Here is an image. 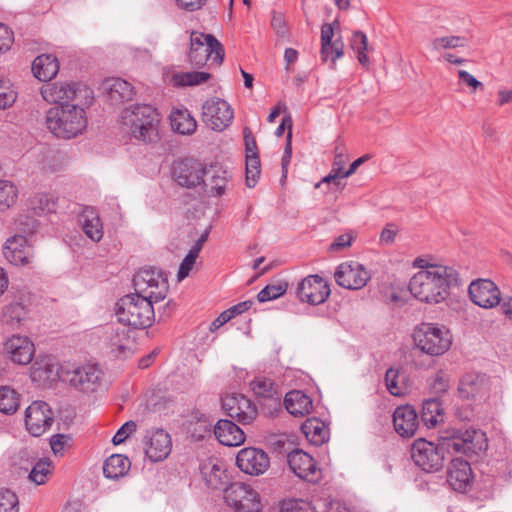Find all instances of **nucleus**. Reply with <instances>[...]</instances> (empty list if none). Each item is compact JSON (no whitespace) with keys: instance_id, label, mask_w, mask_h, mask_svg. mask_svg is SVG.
<instances>
[{"instance_id":"nucleus-14","label":"nucleus","mask_w":512,"mask_h":512,"mask_svg":"<svg viewBox=\"0 0 512 512\" xmlns=\"http://www.w3.org/2000/svg\"><path fill=\"white\" fill-rule=\"evenodd\" d=\"M287 462L291 471L302 480L317 483L322 478V471L314 458L303 450L291 451L287 455Z\"/></svg>"},{"instance_id":"nucleus-23","label":"nucleus","mask_w":512,"mask_h":512,"mask_svg":"<svg viewBox=\"0 0 512 512\" xmlns=\"http://www.w3.org/2000/svg\"><path fill=\"white\" fill-rule=\"evenodd\" d=\"M145 454L152 462L166 459L171 452L172 441L170 435L163 429H156L146 437Z\"/></svg>"},{"instance_id":"nucleus-59","label":"nucleus","mask_w":512,"mask_h":512,"mask_svg":"<svg viewBox=\"0 0 512 512\" xmlns=\"http://www.w3.org/2000/svg\"><path fill=\"white\" fill-rule=\"evenodd\" d=\"M94 221H100L96 209L92 206H80L77 212V224H93Z\"/></svg>"},{"instance_id":"nucleus-17","label":"nucleus","mask_w":512,"mask_h":512,"mask_svg":"<svg viewBox=\"0 0 512 512\" xmlns=\"http://www.w3.org/2000/svg\"><path fill=\"white\" fill-rule=\"evenodd\" d=\"M296 292L300 301L319 305L330 295V288L319 275H309L298 284Z\"/></svg>"},{"instance_id":"nucleus-12","label":"nucleus","mask_w":512,"mask_h":512,"mask_svg":"<svg viewBox=\"0 0 512 512\" xmlns=\"http://www.w3.org/2000/svg\"><path fill=\"white\" fill-rule=\"evenodd\" d=\"M232 119L233 110L223 99L214 97L205 101L202 106V120L213 130H223Z\"/></svg>"},{"instance_id":"nucleus-39","label":"nucleus","mask_w":512,"mask_h":512,"mask_svg":"<svg viewBox=\"0 0 512 512\" xmlns=\"http://www.w3.org/2000/svg\"><path fill=\"white\" fill-rule=\"evenodd\" d=\"M56 202L53 196L37 193L28 201V210L34 216H44L55 212Z\"/></svg>"},{"instance_id":"nucleus-16","label":"nucleus","mask_w":512,"mask_h":512,"mask_svg":"<svg viewBox=\"0 0 512 512\" xmlns=\"http://www.w3.org/2000/svg\"><path fill=\"white\" fill-rule=\"evenodd\" d=\"M222 408L231 419L246 425L257 416L255 405L244 395L231 394L222 398Z\"/></svg>"},{"instance_id":"nucleus-27","label":"nucleus","mask_w":512,"mask_h":512,"mask_svg":"<svg viewBox=\"0 0 512 512\" xmlns=\"http://www.w3.org/2000/svg\"><path fill=\"white\" fill-rule=\"evenodd\" d=\"M395 431L402 437H412L417 431L419 421L416 410L410 405L399 406L393 413Z\"/></svg>"},{"instance_id":"nucleus-50","label":"nucleus","mask_w":512,"mask_h":512,"mask_svg":"<svg viewBox=\"0 0 512 512\" xmlns=\"http://www.w3.org/2000/svg\"><path fill=\"white\" fill-rule=\"evenodd\" d=\"M467 44V40L465 37L461 36H446L435 38L432 40L431 45L434 50L443 49H454L458 47H465Z\"/></svg>"},{"instance_id":"nucleus-56","label":"nucleus","mask_w":512,"mask_h":512,"mask_svg":"<svg viewBox=\"0 0 512 512\" xmlns=\"http://www.w3.org/2000/svg\"><path fill=\"white\" fill-rule=\"evenodd\" d=\"M16 100V94L11 88L9 80L0 79V109L11 106Z\"/></svg>"},{"instance_id":"nucleus-54","label":"nucleus","mask_w":512,"mask_h":512,"mask_svg":"<svg viewBox=\"0 0 512 512\" xmlns=\"http://www.w3.org/2000/svg\"><path fill=\"white\" fill-rule=\"evenodd\" d=\"M18 498L8 489L0 490V512H19Z\"/></svg>"},{"instance_id":"nucleus-29","label":"nucleus","mask_w":512,"mask_h":512,"mask_svg":"<svg viewBox=\"0 0 512 512\" xmlns=\"http://www.w3.org/2000/svg\"><path fill=\"white\" fill-rule=\"evenodd\" d=\"M214 434L218 441L225 446H239L245 441L243 430L227 419H221L216 423Z\"/></svg>"},{"instance_id":"nucleus-57","label":"nucleus","mask_w":512,"mask_h":512,"mask_svg":"<svg viewBox=\"0 0 512 512\" xmlns=\"http://www.w3.org/2000/svg\"><path fill=\"white\" fill-rule=\"evenodd\" d=\"M357 234L350 230L344 234L337 236L329 246V251L338 252L344 250L352 245L356 239Z\"/></svg>"},{"instance_id":"nucleus-33","label":"nucleus","mask_w":512,"mask_h":512,"mask_svg":"<svg viewBox=\"0 0 512 512\" xmlns=\"http://www.w3.org/2000/svg\"><path fill=\"white\" fill-rule=\"evenodd\" d=\"M284 405L293 416L303 417L312 409L311 398L300 390H292L285 395Z\"/></svg>"},{"instance_id":"nucleus-22","label":"nucleus","mask_w":512,"mask_h":512,"mask_svg":"<svg viewBox=\"0 0 512 512\" xmlns=\"http://www.w3.org/2000/svg\"><path fill=\"white\" fill-rule=\"evenodd\" d=\"M210 232L211 226H208L201 232H199L196 228H193L188 233V238L191 241H194V244L180 263L177 273L178 281H182L189 276L196 263V259L198 258L200 251L202 250L205 242L208 240Z\"/></svg>"},{"instance_id":"nucleus-49","label":"nucleus","mask_w":512,"mask_h":512,"mask_svg":"<svg viewBox=\"0 0 512 512\" xmlns=\"http://www.w3.org/2000/svg\"><path fill=\"white\" fill-rule=\"evenodd\" d=\"M344 54V44L340 38L335 39L333 43H329L327 50L323 52V44H321V60L327 62L331 60V67L334 68L336 59Z\"/></svg>"},{"instance_id":"nucleus-51","label":"nucleus","mask_w":512,"mask_h":512,"mask_svg":"<svg viewBox=\"0 0 512 512\" xmlns=\"http://www.w3.org/2000/svg\"><path fill=\"white\" fill-rule=\"evenodd\" d=\"M26 234H15L13 237L7 239L3 250H19V249H31L32 242L31 236L34 233L33 230L25 232Z\"/></svg>"},{"instance_id":"nucleus-63","label":"nucleus","mask_w":512,"mask_h":512,"mask_svg":"<svg viewBox=\"0 0 512 512\" xmlns=\"http://www.w3.org/2000/svg\"><path fill=\"white\" fill-rule=\"evenodd\" d=\"M13 32L3 23H0V54L11 48L13 43Z\"/></svg>"},{"instance_id":"nucleus-55","label":"nucleus","mask_w":512,"mask_h":512,"mask_svg":"<svg viewBox=\"0 0 512 512\" xmlns=\"http://www.w3.org/2000/svg\"><path fill=\"white\" fill-rule=\"evenodd\" d=\"M280 512H313V508L308 501L288 499L281 503Z\"/></svg>"},{"instance_id":"nucleus-40","label":"nucleus","mask_w":512,"mask_h":512,"mask_svg":"<svg viewBox=\"0 0 512 512\" xmlns=\"http://www.w3.org/2000/svg\"><path fill=\"white\" fill-rule=\"evenodd\" d=\"M108 94L112 101L123 102L131 100L134 94L132 85L121 78H114L106 82Z\"/></svg>"},{"instance_id":"nucleus-60","label":"nucleus","mask_w":512,"mask_h":512,"mask_svg":"<svg viewBox=\"0 0 512 512\" xmlns=\"http://www.w3.org/2000/svg\"><path fill=\"white\" fill-rule=\"evenodd\" d=\"M271 26L279 37L285 38L289 35V28L283 14L274 11Z\"/></svg>"},{"instance_id":"nucleus-36","label":"nucleus","mask_w":512,"mask_h":512,"mask_svg":"<svg viewBox=\"0 0 512 512\" xmlns=\"http://www.w3.org/2000/svg\"><path fill=\"white\" fill-rule=\"evenodd\" d=\"M130 465L131 463L126 456L113 454L104 462V476L109 479H118L123 477L129 471Z\"/></svg>"},{"instance_id":"nucleus-37","label":"nucleus","mask_w":512,"mask_h":512,"mask_svg":"<svg viewBox=\"0 0 512 512\" xmlns=\"http://www.w3.org/2000/svg\"><path fill=\"white\" fill-rule=\"evenodd\" d=\"M170 122L172 129L182 135L192 134L197 127L196 120L188 110H173L170 115Z\"/></svg>"},{"instance_id":"nucleus-31","label":"nucleus","mask_w":512,"mask_h":512,"mask_svg":"<svg viewBox=\"0 0 512 512\" xmlns=\"http://www.w3.org/2000/svg\"><path fill=\"white\" fill-rule=\"evenodd\" d=\"M59 62L53 54H41L32 63L33 75L40 81L47 82L59 72Z\"/></svg>"},{"instance_id":"nucleus-3","label":"nucleus","mask_w":512,"mask_h":512,"mask_svg":"<svg viewBox=\"0 0 512 512\" xmlns=\"http://www.w3.org/2000/svg\"><path fill=\"white\" fill-rule=\"evenodd\" d=\"M121 123L130 135L144 144L157 143L160 140V114L148 104H135L121 112Z\"/></svg>"},{"instance_id":"nucleus-44","label":"nucleus","mask_w":512,"mask_h":512,"mask_svg":"<svg viewBox=\"0 0 512 512\" xmlns=\"http://www.w3.org/2000/svg\"><path fill=\"white\" fill-rule=\"evenodd\" d=\"M52 470V461L49 459H41L33 466L29 474V479L37 485H42L52 474Z\"/></svg>"},{"instance_id":"nucleus-32","label":"nucleus","mask_w":512,"mask_h":512,"mask_svg":"<svg viewBox=\"0 0 512 512\" xmlns=\"http://www.w3.org/2000/svg\"><path fill=\"white\" fill-rule=\"evenodd\" d=\"M59 377V367L55 359L45 356L37 359L31 367V378L36 382L54 381Z\"/></svg>"},{"instance_id":"nucleus-47","label":"nucleus","mask_w":512,"mask_h":512,"mask_svg":"<svg viewBox=\"0 0 512 512\" xmlns=\"http://www.w3.org/2000/svg\"><path fill=\"white\" fill-rule=\"evenodd\" d=\"M261 173V165L259 156L247 154L246 157V185L252 188L256 185Z\"/></svg>"},{"instance_id":"nucleus-2","label":"nucleus","mask_w":512,"mask_h":512,"mask_svg":"<svg viewBox=\"0 0 512 512\" xmlns=\"http://www.w3.org/2000/svg\"><path fill=\"white\" fill-rule=\"evenodd\" d=\"M421 267L409 282L411 294L421 302L440 303L448 297L450 288L458 285V273L453 267L438 264Z\"/></svg>"},{"instance_id":"nucleus-7","label":"nucleus","mask_w":512,"mask_h":512,"mask_svg":"<svg viewBox=\"0 0 512 512\" xmlns=\"http://www.w3.org/2000/svg\"><path fill=\"white\" fill-rule=\"evenodd\" d=\"M415 346L430 356H440L449 350L452 337L449 330L431 323H421L413 332Z\"/></svg>"},{"instance_id":"nucleus-48","label":"nucleus","mask_w":512,"mask_h":512,"mask_svg":"<svg viewBox=\"0 0 512 512\" xmlns=\"http://www.w3.org/2000/svg\"><path fill=\"white\" fill-rule=\"evenodd\" d=\"M399 370L389 368L385 373V384L390 394L394 396H403L406 394V387L399 380Z\"/></svg>"},{"instance_id":"nucleus-6","label":"nucleus","mask_w":512,"mask_h":512,"mask_svg":"<svg viewBox=\"0 0 512 512\" xmlns=\"http://www.w3.org/2000/svg\"><path fill=\"white\" fill-rule=\"evenodd\" d=\"M41 95L48 103L56 106L66 104H92L93 91L79 83L55 82L41 87Z\"/></svg>"},{"instance_id":"nucleus-52","label":"nucleus","mask_w":512,"mask_h":512,"mask_svg":"<svg viewBox=\"0 0 512 512\" xmlns=\"http://www.w3.org/2000/svg\"><path fill=\"white\" fill-rule=\"evenodd\" d=\"M287 290L286 283L269 284L264 287L257 295L259 302H267L282 296Z\"/></svg>"},{"instance_id":"nucleus-24","label":"nucleus","mask_w":512,"mask_h":512,"mask_svg":"<svg viewBox=\"0 0 512 512\" xmlns=\"http://www.w3.org/2000/svg\"><path fill=\"white\" fill-rule=\"evenodd\" d=\"M201 184L213 196H222L231 184V174L220 165H211L205 168Z\"/></svg>"},{"instance_id":"nucleus-64","label":"nucleus","mask_w":512,"mask_h":512,"mask_svg":"<svg viewBox=\"0 0 512 512\" xmlns=\"http://www.w3.org/2000/svg\"><path fill=\"white\" fill-rule=\"evenodd\" d=\"M339 26L338 20L333 23H325L321 27V44H323V52L327 50L328 44L333 43L334 27Z\"/></svg>"},{"instance_id":"nucleus-10","label":"nucleus","mask_w":512,"mask_h":512,"mask_svg":"<svg viewBox=\"0 0 512 512\" xmlns=\"http://www.w3.org/2000/svg\"><path fill=\"white\" fill-rule=\"evenodd\" d=\"M224 500L237 512H260L262 509L259 493L242 482L230 483L224 489Z\"/></svg>"},{"instance_id":"nucleus-30","label":"nucleus","mask_w":512,"mask_h":512,"mask_svg":"<svg viewBox=\"0 0 512 512\" xmlns=\"http://www.w3.org/2000/svg\"><path fill=\"white\" fill-rule=\"evenodd\" d=\"M487 383L484 375L478 373L465 374L459 383L458 393L464 400L474 399L485 395Z\"/></svg>"},{"instance_id":"nucleus-45","label":"nucleus","mask_w":512,"mask_h":512,"mask_svg":"<svg viewBox=\"0 0 512 512\" xmlns=\"http://www.w3.org/2000/svg\"><path fill=\"white\" fill-rule=\"evenodd\" d=\"M18 195L16 186L6 180H0V212L15 204Z\"/></svg>"},{"instance_id":"nucleus-41","label":"nucleus","mask_w":512,"mask_h":512,"mask_svg":"<svg viewBox=\"0 0 512 512\" xmlns=\"http://www.w3.org/2000/svg\"><path fill=\"white\" fill-rule=\"evenodd\" d=\"M250 386L254 394L259 398L280 400L281 394L278 392L277 385L270 378L256 377L250 383Z\"/></svg>"},{"instance_id":"nucleus-5","label":"nucleus","mask_w":512,"mask_h":512,"mask_svg":"<svg viewBox=\"0 0 512 512\" xmlns=\"http://www.w3.org/2000/svg\"><path fill=\"white\" fill-rule=\"evenodd\" d=\"M153 303L154 300L136 292L123 296L116 304L119 322L129 328H149L155 320Z\"/></svg>"},{"instance_id":"nucleus-26","label":"nucleus","mask_w":512,"mask_h":512,"mask_svg":"<svg viewBox=\"0 0 512 512\" xmlns=\"http://www.w3.org/2000/svg\"><path fill=\"white\" fill-rule=\"evenodd\" d=\"M5 349L10 354L11 360L20 365L29 364L35 354L33 342L20 335H13L7 339Z\"/></svg>"},{"instance_id":"nucleus-61","label":"nucleus","mask_w":512,"mask_h":512,"mask_svg":"<svg viewBox=\"0 0 512 512\" xmlns=\"http://www.w3.org/2000/svg\"><path fill=\"white\" fill-rule=\"evenodd\" d=\"M136 423L134 421H127L124 423L121 428L114 435L112 442L114 445H119L123 443L128 436L136 430Z\"/></svg>"},{"instance_id":"nucleus-4","label":"nucleus","mask_w":512,"mask_h":512,"mask_svg":"<svg viewBox=\"0 0 512 512\" xmlns=\"http://www.w3.org/2000/svg\"><path fill=\"white\" fill-rule=\"evenodd\" d=\"M91 104H66L50 108L45 117L49 131L57 138L72 139L87 127L85 107Z\"/></svg>"},{"instance_id":"nucleus-35","label":"nucleus","mask_w":512,"mask_h":512,"mask_svg":"<svg viewBox=\"0 0 512 512\" xmlns=\"http://www.w3.org/2000/svg\"><path fill=\"white\" fill-rule=\"evenodd\" d=\"M27 315L26 307L20 302L6 304L1 310V322L11 329L19 328Z\"/></svg>"},{"instance_id":"nucleus-9","label":"nucleus","mask_w":512,"mask_h":512,"mask_svg":"<svg viewBox=\"0 0 512 512\" xmlns=\"http://www.w3.org/2000/svg\"><path fill=\"white\" fill-rule=\"evenodd\" d=\"M132 281L136 293L143 294L155 303L164 300L169 291L167 276L158 268L140 269Z\"/></svg>"},{"instance_id":"nucleus-1","label":"nucleus","mask_w":512,"mask_h":512,"mask_svg":"<svg viewBox=\"0 0 512 512\" xmlns=\"http://www.w3.org/2000/svg\"><path fill=\"white\" fill-rule=\"evenodd\" d=\"M485 442L484 434L477 431H466L463 436L453 434L451 437H444L440 446L420 438L412 445L411 458L423 471L437 472L444 466L445 450L465 455L477 454L486 449Z\"/></svg>"},{"instance_id":"nucleus-34","label":"nucleus","mask_w":512,"mask_h":512,"mask_svg":"<svg viewBox=\"0 0 512 512\" xmlns=\"http://www.w3.org/2000/svg\"><path fill=\"white\" fill-rule=\"evenodd\" d=\"M307 440L314 445H322L328 439V429L318 418H308L301 426Z\"/></svg>"},{"instance_id":"nucleus-43","label":"nucleus","mask_w":512,"mask_h":512,"mask_svg":"<svg viewBox=\"0 0 512 512\" xmlns=\"http://www.w3.org/2000/svg\"><path fill=\"white\" fill-rule=\"evenodd\" d=\"M211 78V74L207 72H180L173 75V83L178 87L195 86L205 83Z\"/></svg>"},{"instance_id":"nucleus-62","label":"nucleus","mask_w":512,"mask_h":512,"mask_svg":"<svg viewBox=\"0 0 512 512\" xmlns=\"http://www.w3.org/2000/svg\"><path fill=\"white\" fill-rule=\"evenodd\" d=\"M77 233L86 235L93 242H98L104 235L103 226H78Z\"/></svg>"},{"instance_id":"nucleus-25","label":"nucleus","mask_w":512,"mask_h":512,"mask_svg":"<svg viewBox=\"0 0 512 512\" xmlns=\"http://www.w3.org/2000/svg\"><path fill=\"white\" fill-rule=\"evenodd\" d=\"M472 469L468 461L461 458L451 460L447 470V482L455 491L463 492L472 482Z\"/></svg>"},{"instance_id":"nucleus-46","label":"nucleus","mask_w":512,"mask_h":512,"mask_svg":"<svg viewBox=\"0 0 512 512\" xmlns=\"http://www.w3.org/2000/svg\"><path fill=\"white\" fill-rule=\"evenodd\" d=\"M367 46V36L362 31L354 32L351 39V47L357 52L358 61L363 66H367L369 64V58L366 54Z\"/></svg>"},{"instance_id":"nucleus-15","label":"nucleus","mask_w":512,"mask_h":512,"mask_svg":"<svg viewBox=\"0 0 512 512\" xmlns=\"http://www.w3.org/2000/svg\"><path fill=\"white\" fill-rule=\"evenodd\" d=\"M63 377L76 389L83 392H93L100 385L101 370L97 365L86 364L73 370L63 371Z\"/></svg>"},{"instance_id":"nucleus-21","label":"nucleus","mask_w":512,"mask_h":512,"mask_svg":"<svg viewBox=\"0 0 512 512\" xmlns=\"http://www.w3.org/2000/svg\"><path fill=\"white\" fill-rule=\"evenodd\" d=\"M205 168L194 159H183L173 165V177L183 187H195L204 179Z\"/></svg>"},{"instance_id":"nucleus-28","label":"nucleus","mask_w":512,"mask_h":512,"mask_svg":"<svg viewBox=\"0 0 512 512\" xmlns=\"http://www.w3.org/2000/svg\"><path fill=\"white\" fill-rule=\"evenodd\" d=\"M201 475L208 487L223 490L228 487L229 477L224 465L217 459H208L201 464Z\"/></svg>"},{"instance_id":"nucleus-11","label":"nucleus","mask_w":512,"mask_h":512,"mask_svg":"<svg viewBox=\"0 0 512 512\" xmlns=\"http://www.w3.org/2000/svg\"><path fill=\"white\" fill-rule=\"evenodd\" d=\"M25 427L35 437L43 435L54 422V413L44 401H34L25 410Z\"/></svg>"},{"instance_id":"nucleus-38","label":"nucleus","mask_w":512,"mask_h":512,"mask_svg":"<svg viewBox=\"0 0 512 512\" xmlns=\"http://www.w3.org/2000/svg\"><path fill=\"white\" fill-rule=\"evenodd\" d=\"M421 419L428 428L435 427L444 419L443 408L438 399H427L422 404Z\"/></svg>"},{"instance_id":"nucleus-42","label":"nucleus","mask_w":512,"mask_h":512,"mask_svg":"<svg viewBox=\"0 0 512 512\" xmlns=\"http://www.w3.org/2000/svg\"><path fill=\"white\" fill-rule=\"evenodd\" d=\"M19 394L8 386L0 387V412L6 415L14 414L20 405Z\"/></svg>"},{"instance_id":"nucleus-13","label":"nucleus","mask_w":512,"mask_h":512,"mask_svg":"<svg viewBox=\"0 0 512 512\" xmlns=\"http://www.w3.org/2000/svg\"><path fill=\"white\" fill-rule=\"evenodd\" d=\"M334 278L339 286L345 289L358 290L367 284L371 275L362 264L347 261L336 268Z\"/></svg>"},{"instance_id":"nucleus-18","label":"nucleus","mask_w":512,"mask_h":512,"mask_svg":"<svg viewBox=\"0 0 512 512\" xmlns=\"http://www.w3.org/2000/svg\"><path fill=\"white\" fill-rule=\"evenodd\" d=\"M236 464L242 472L258 476L268 470L270 459L263 450L254 447H246L238 452Z\"/></svg>"},{"instance_id":"nucleus-58","label":"nucleus","mask_w":512,"mask_h":512,"mask_svg":"<svg viewBox=\"0 0 512 512\" xmlns=\"http://www.w3.org/2000/svg\"><path fill=\"white\" fill-rule=\"evenodd\" d=\"M71 437L65 434H55L50 438V446L54 455L62 456L65 449L70 447Z\"/></svg>"},{"instance_id":"nucleus-53","label":"nucleus","mask_w":512,"mask_h":512,"mask_svg":"<svg viewBox=\"0 0 512 512\" xmlns=\"http://www.w3.org/2000/svg\"><path fill=\"white\" fill-rule=\"evenodd\" d=\"M5 258L13 265H27L30 263L33 253L31 249L3 250Z\"/></svg>"},{"instance_id":"nucleus-20","label":"nucleus","mask_w":512,"mask_h":512,"mask_svg":"<svg viewBox=\"0 0 512 512\" xmlns=\"http://www.w3.org/2000/svg\"><path fill=\"white\" fill-rule=\"evenodd\" d=\"M131 332V328L124 324L123 326H111L107 330V345L116 357L128 358L133 354L135 341Z\"/></svg>"},{"instance_id":"nucleus-8","label":"nucleus","mask_w":512,"mask_h":512,"mask_svg":"<svg viewBox=\"0 0 512 512\" xmlns=\"http://www.w3.org/2000/svg\"><path fill=\"white\" fill-rule=\"evenodd\" d=\"M224 58L223 45L211 34L193 31L190 36L189 61L196 68L204 66L208 60L220 65Z\"/></svg>"},{"instance_id":"nucleus-19","label":"nucleus","mask_w":512,"mask_h":512,"mask_svg":"<svg viewBox=\"0 0 512 512\" xmlns=\"http://www.w3.org/2000/svg\"><path fill=\"white\" fill-rule=\"evenodd\" d=\"M471 301L482 308H492L501 301V292L497 285L489 279H478L469 285Z\"/></svg>"}]
</instances>
